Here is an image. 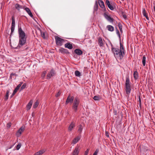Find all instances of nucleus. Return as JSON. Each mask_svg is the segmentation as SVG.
<instances>
[{"instance_id":"f8f14e48","label":"nucleus","mask_w":155,"mask_h":155,"mask_svg":"<svg viewBox=\"0 0 155 155\" xmlns=\"http://www.w3.org/2000/svg\"><path fill=\"white\" fill-rule=\"evenodd\" d=\"M75 127V124L72 122L71 123L68 128V131H71L74 127Z\"/></svg>"},{"instance_id":"37998d69","label":"nucleus","mask_w":155,"mask_h":155,"mask_svg":"<svg viewBox=\"0 0 155 155\" xmlns=\"http://www.w3.org/2000/svg\"><path fill=\"white\" fill-rule=\"evenodd\" d=\"M61 92L60 91H59L56 94L55 96L56 97H59L61 94Z\"/></svg>"},{"instance_id":"8fccbe9b","label":"nucleus","mask_w":155,"mask_h":155,"mask_svg":"<svg viewBox=\"0 0 155 155\" xmlns=\"http://www.w3.org/2000/svg\"><path fill=\"white\" fill-rule=\"evenodd\" d=\"M105 134H106V136L107 137H109V134H108V132H107V131H106V132H105Z\"/></svg>"},{"instance_id":"bb28decb","label":"nucleus","mask_w":155,"mask_h":155,"mask_svg":"<svg viewBox=\"0 0 155 155\" xmlns=\"http://www.w3.org/2000/svg\"><path fill=\"white\" fill-rule=\"evenodd\" d=\"M134 77L135 80H137L138 77V74L137 71H135L134 73Z\"/></svg>"},{"instance_id":"c756f323","label":"nucleus","mask_w":155,"mask_h":155,"mask_svg":"<svg viewBox=\"0 0 155 155\" xmlns=\"http://www.w3.org/2000/svg\"><path fill=\"white\" fill-rule=\"evenodd\" d=\"M74 74L76 76L80 77L81 75V74L80 72L78 71H76L74 72Z\"/></svg>"},{"instance_id":"f257e3e1","label":"nucleus","mask_w":155,"mask_h":155,"mask_svg":"<svg viewBox=\"0 0 155 155\" xmlns=\"http://www.w3.org/2000/svg\"><path fill=\"white\" fill-rule=\"evenodd\" d=\"M18 32L19 37V42L17 47L14 48L15 49L21 48L24 45L26 42L27 37L25 32L23 31L21 27L18 26Z\"/></svg>"},{"instance_id":"e433bc0d","label":"nucleus","mask_w":155,"mask_h":155,"mask_svg":"<svg viewBox=\"0 0 155 155\" xmlns=\"http://www.w3.org/2000/svg\"><path fill=\"white\" fill-rule=\"evenodd\" d=\"M107 6L111 10H113L114 9L113 7L110 4L107 5Z\"/></svg>"},{"instance_id":"58836bf2","label":"nucleus","mask_w":155,"mask_h":155,"mask_svg":"<svg viewBox=\"0 0 155 155\" xmlns=\"http://www.w3.org/2000/svg\"><path fill=\"white\" fill-rule=\"evenodd\" d=\"M99 150L98 149H96V150L93 153V155H97V154L99 152Z\"/></svg>"},{"instance_id":"cd10ccee","label":"nucleus","mask_w":155,"mask_h":155,"mask_svg":"<svg viewBox=\"0 0 155 155\" xmlns=\"http://www.w3.org/2000/svg\"><path fill=\"white\" fill-rule=\"evenodd\" d=\"M98 4L97 1H96L95 2V5L94 6V10L97 11L98 9Z\"/></svg>"},{"instance_id":"2f4dec72","label":"nucleus","mask_w":155,"mask_h":155,"mask_svg":"<svg viewBox=\"0 0 155 155\" xmlns=\"http://www.w3.org/2000/svg\"><path fill=\"white\" fill-rule=\"evenodd\" d=\"M120 50L122 52H124V48L123 45L121 43H120Z\"/></svg>"},{"instance_id":"6e6552de","label":"nucleus","mask_w":155,"mask_h":155,"mask_svg":"<svg viewBox=\"0 0 155 155\" xmlns=\"http://www.w3.org/2000/svg\"><path fill=\"white\" fill-rule=\"evenodd\" d=\"M22 83L19 84L17 87L15 88L14 91H13L12 94L10 96V98H12L15 94L17 92L18 90L19 89V88L21 87Z\"/></svg>"},{"instance_id":"a19ab883","label":"nucleus","mask_w":155,"mask_h":155,"mask_svg":"<svg viewBox=\"0 0 155 155\" xmlns=\"http://www.w3.org/2000/svg\"><path fill=\"white\" fill-rule=\"evenodd\" d=\"M117 35L120 38V33L119 31H118V30L117 28Z\"/></svg>"},{"instance_id":"49530a36","label":"nucleus","mask_w":155,"mask_h":155,"mask_svg":"<svg viewBox=\"0 0 155 155\" xmlns=\"http://www.w3.org/2000/svg\"><path fill=\"white\" fill-rule=\"evenodd\" d=\"M13 76H17V74H16L15 73H11L10 75V78H12V77Z\"/></svg>"},{"instance_id":"473e14b6","label":"nucleus","mask_w":155,"mask_h":155,"mask_svg":"<svg viewBox=\"0 0 155 155\" xmlns=\"http://www.w3.org/2000/svg\"><path fill=\"white\" fill-rule=\"evenodd\" d=\"M93 99L95 101H99L100 99V97L99 96H95L93 97Z\"/></svg>"},{"instance_id":"1a4fd4ad","label":"nucleus","mask_w":155,"mask_h":155,"mask_svg":"<svg viewBox=\"0 0 155 155\" xmlns=\"http://www.w3.org/2000/svg\"><path fill=\"white\" fill-rule=\"evenodd\" d=\"M100 7L104 9V10H105L106 8L104 4V2L102 0H98V2Z\"/></svg>"},{"instance_id":"b1692460","label":"nucleus","mask_w":155,"mask_h":155,"mask_svg":"<svg viewBox=\"0 0 155 155\" xmlns=\"http://www.w3.org/2000/svg\"><path fill=\"white\" fill-rule=\"evenodd\" d=\"M45 152V151L44 150H42L37 152L35 153L34 155H41Z\"/></svg>"},{"instance_id":"4be33fe9","label":"nucleus","mask_w":155,"mask_h":155,"mask_svg":"<svg viewBox=\"0 0 155 155\" xmlns=\"http://www.w3.org/2000/svg\"><path fill=\"white\" fill-rule=\"evenodd\" d=\"M106 28L109 31L112 32L114 31V27L112 25H108L107 26Z\"/></svg>"},{"instance_id":"aec40b11","label":"nucleus","mask_w":155,"mask_h":155,"mask_svg":"<svg viewBox=\"0 0 155 155\" xmlns=\"http://www.w3.org/2000/svg\"><path fill=\"white\" fill-rule=\"evenodd\" d=\"M80 137L79 136H78L77 137L74 139L73 140L72 144H73V145L76 144L80 140Z\"/></svg>"},{"instance_id":"a18cd8bd","label":"nucleus","mask_w":155,"mask_h":155,"mask_svg":"<svg viewBox=\"0 0 155 155\" xmlns=\"http://www.w3.org/2000/svg\"><path fill=\"white\" fill-rule=\"evenodd\" d=\"M105 4L107 5H109L110 4V2L108 0H106Z\"/></svg>"},{"instance_id":"39448f33","label":"nucleus","mask_w":155,"mask_h":155,"mask_svg":"<svg viewBox=\"0 0 155 155\" xmlns=\"http://www.w3.org/2000/svg\"><path fill=\"white\" fill-rule=\"evenodd\" d=\"M12 22L11 26V35L12 34V33L14 31L15 27V20L13 16H12Z\"/></svg>"},{"instance_id":"2eb2a0df","label":"nucleus","mask_w":155,"mask_h":155,"mask_svg":"<svg viewBox=\"0 0 155 155\" xmlns=\"http://www.w3.org/2000/svg\"><path fill=\"white\" fill-rule=\"evenodd\" d=\"M25 128V127L24 126L21 127L17 132V134H19V135H20L24 130Z\"/></svg>"},{"instance_id":"6ab92c4d","label":"nucleus","mask_w":155,"mask_h":155,"mask_svg":"<svg viewBox=\"0 0 155 155\" xmlns=\"http://www.w3.org/2000/svg\"><path fill=\"white\" fill-rule=\"evenodd\" d=\"M74 52L77 54L80 55L82 54V51L81 50L79 49H76L74 50Z\"/></svg>"},{"instance_id":"412c9836","label":"nucleus","mask_w":155,"mask_h":155,"mask_svg":"<svg viewBox=\"0 0 155 155\" xmlns=\"http://www.w3.org/2000/svg\"><path fill=\"white\" fill-rule=\"evenodd\" d=\"M33 101L31 100L27 104L26 107L27 109V110H29L30 109L31 106H32V104L33 103Z\"/></svg>"},{"instance_id":"a878e982","label":"nucleus","mask_w":155,"mask_h":155,"mask_svg":"<svg viewBox=\"0 0 155 155\" xmlns=\"http://www.w3.org/2000/svg\"><path fill=\"white\" fill-rule=\"evenodd\" d=\"M83 128V126L80 124L78 126V132L81 134L82 132V130Z\"/></svg>"},{"instance_id":"20e7f679","label":"nucleus","mask_w":155,"mask_h":155,"mask_svg":"<svg viewBox=\"0 0 155 155\" xmlns=\"http://www.w3.org/2000/svg\"><path fill=\"white\" fill-rule=\"evenodd\" d=\"M79 103V99L76 97L74 101L72 106V109L74 112H76L77 111Z\"/></svg>"},{"instance_id":"7c9ffc66","label":"nucleus","mask_w":155,"mask_h":155,"mask_svg":"<svg viewBox=\"0 0 155 155\" xmlns=\"http://www.w3.org/2000/svg\"><path fill=\"white\" fill-rule=\"evenodd\" d=\"M39 103L38 100L36 101L35 103L34 104L33 106V107L35 108L37 107L38 106V104H39Z\"/></svg>"},{"instance_id":"dca6fc26","label":"nucleus","mask_w":155,"mask_h":155,"mask_svg":"<svg viewBox=\"0 0 155 155\" xmlns=\"http://www.w3.org/2000/svg\"><path fill=\"white\" fill-rule=\"evenodd\" d=\"M79 153V147L77 146L75 148L73 153V155H78Z\"/></svg>"},{"instance_id":"9b49d317","label":"nucleus","mask_w":155,"mask_h":155,"mask_svg":"<svg viewBox=\"0 0 155 155\" xmlns=\"http://www.w3.org/2000/svg\"><path fill=\"white\" fill-rule=\"evenodd\" d=\"M63 41V39L61 38L57 37L55 38V41L57 44L58 45H61V44L62 42Z\"/></svg>"},{"instance_id":"c03bdc74","label":"nucleus","mask_w":155,"mask_h":155,"mask_svg":"<svg viewBox=\"0 0 155 155\" xmlns=\"http://www.w3.org/2000/svg\"><path fill=\"white\" fill-rule=\"evenodd\" d=\"M118 26L119 28V29H122V25L120 23H119L118 24Z\"/></svg>"},{"instance_id":"a211bd4d","label":"nucleus","mask_w":155,"mask_h":155,"mask_svg":"<svg viewBox=\"0 0 155 155\" xmlns=\"http://www.w3.org/2000/svg\"><path fill=\"white\" fill-rule=\"evenodd\" d=\"M24 9L26 11V12H27V13L29 15V16L30 17H32L33 16L32 13L31 12L30 10L28 8H25Z\"/></svg>"},{"instance_id":"0eeeda50","label":"nucleus","mask_w":155,"mask_h":155,"mask_svg":"<svg viewBox=\"0 0 155 155\" xmlns=\"http://www.w3.org/2000/svg\"><path fill=\"white\" fill-rule=\"evenodd\" d=\"M104 16L105 18L108 21L110 22H113L114 19L112 18L110 15L104 13Z\"/></svg>"},{"instance_id":"9d476101","label":"nucleus","mask_w":155,"mask_h":155,"mask_svg":"<svg viewBox=\"0 0 155 155\" xmlns=\"http://www.w3.org/2000/svg\"><path fill=\"white\" fill-rule=\"evenodd\" d=\"M55 74V73L54 71L52 69L47 74V76L48 77V79H50L51 77L54 76Z\"/></svg>"},{"instance_id":"ea45409f","label":"nucleus","mask_w":155,"mask_h":155,"mask_svg":"<svg viewBox=\"0 0 155 155\" xmlns=\"http://www.w3.org/2000/svg\"><path fill=\"white\" fill-rule=\"evenodd\" d=\"M26 86V84L25 83H24L21 87V89L23 90L24 89Z\"/></svg>"},{"instance_id":"c85d7f7f","label":"nucleus","mask_w":155,"mask_h":155,"mask_svg":"<svg viewBox=\"0 0 155 155\" xmlns=\"http://www.w3.org/2000/svg\"><path fill=\"white\" fill-rule=\"evenodd\" d=\"M146 56L145 55H144L143 57L142 60V63L143 66H145L146 64Z\"/></svg>"},{"instance_id":"603ef678","label":"nucleus","mask_w":155,"mask_h":155,"mask_svg":"<svg viewBox=\"0 0 155 155\" xmlns=\"http://www.w3.org/2000/svg\"><path fill=\"white\" fill-rule=\"evenodd\" d=\"M124 18H127V16L125 15H124Z\"/></svg>"},{"instance_id":"72a5a7b5","label":"nucleus","mask_w":155,"mask_h":155,"mask_svg":"<svg viewBox=\"0 0 155 155\" xmlns=\"http://www.w3.org/2000/svg\"><path fill=\"white\" fill-rule=\"evenodd\" d=\"M41 32V37L43 38H45V32H43L41 31H40Z\"/></svg>"},{"instance_id":"4468645a","label":"nucleus","mask_w":155,"mask_h":155,"mask_svg":"<svg viewBox=\"0 0 155 155\" xmlns=\"http://www.w3.org/2000/svg\"><path fill=\"white\" fill-rule=\"evenodd\" d=\"M59 52L63 54H69L68 50L63 48H61L59 50Z\"/></svg>"},{"instance_id":"09e8293b","label":"nucleus","mask_w":155,"mask_h":155,"mask_svg":"<svg viewBox=\"0 0 155 155\" xmlns=\"http://www.w3.org/2000/svg\"><path fill=\"white\" fill-rule=\"evenodd\" d=\"M11 126V123H8L7 124V127L8 128H9Z\"/></svg>"},{"instance_id":"5701e85b","label":"nucleus","mask_w":155,"mask_h":155,"mask_svg":"<svg viewBox=\"0 0 155 155\" xmlns=\"http://www.w3.org/2000/svg\"><path fill=\"white\" fill-rule=\"evenodd\" d=\"M15 7L16 9L18 11H20V9L23 8V7L18 4L15 5Z\"/></svg>"},{"instance_id":"f03ea898","label":"nucleus","mask_w":155,"mask_h":155,"mask_svg":"<svg viewBox=\"0 0 155 155\" xmlns=\"http://www.w3.org/2000/svg\"><path fill=\"white\" fill-rule=\"evenodd\" d=\"M111 47V51L113 54L114 57L117 60H122L124 55V52H122L118 48L113 47L111 42H110Z\"/></svg>"},{"instance_id":"79ce46f5","label":"nucleus","mask_w":155,"mask_h":155,"mask_svg":"<svg viewBox=\"0 0 155 155\" xmlns=\"http://www.w3.org/2000/svg\"><path fill=\"white\" fill-rule=\"evenodd\" d=\"M89 149H87V150L85 151V153L84 154V155H87L89 152Z\"/></svg>"},{"instance_id":"393cba45","label":"nucleus","mask_w":155,"mask_h":155,"mask_svg":"<svg viewBox=\"0 0 155 155\" xmlns=\"http://www.w3.org/2000/svg\"><path fill=\"white\" fill-rule=\"evenodd\" d=\"M142 14L143 16L145 17L147 19L149 20V18L147 16V13H146V11L145 9H143L142 11Z\"/></svg>"},{"instance_id":"f704fd0d","label":"nucleus","mask_w":155,"mask_h":155,"mask_svg":"<svg viewBox=\"0 0 155 155\" xmlns=\"http://www.w3.org/2000/svg\"><path fill=\"white\" fill-rule=\"evenodd\" d=\"M8 94H9V91H6V94L5 95V100H7L8 99V95H9Z\"/></svg>"},{"instance_id":"3c124183","label":"nucleus","mask_w":155,"mask_h":155,"mask_svg":"<svg viewBox=\"0 0 155 155\" xmlns=\"http://www.w3.org/2000/svg\"><path fill=\"white\" fill-rule=\"evenodd\" d=\"M120 32L121 33L122 32H123L122 29H120Z\"/></svg>"},{"instance_id":"7ed1b4c3","label":"nucleus","mask_w":155,"mask_h":155,"mask_svg":"<svg viewBox=\"0 0 155 155\" xmlns=\"http://www.w3.org/2000/svg\"><path fill=\"white\" fill-rule=\"evenodd\" d=\"M126 79L125 89L126 94L129 95L131 91V83L128 76H126Z\"/></svg>"},{"instance_id":"ddd939ff","label":"nucleus","mask_w":155,"mask_h":155,"mask_svg":"<svg viewBox=\"0 0 155 155\" xmlns=\"http://www.w3.org/2000/svg\"><path fill=\"white\" fill-rule=\"evenodd\" d=\"M104 40L101 37H99L98 39V44L100 47H103L104 45Z\"/></svg>"},{"instance_id":"f3484780","label":"nucleus","mask_w":155,"mask_h":155,"mask_svg":"<svg viewBox=\"0 0 155 155\" xmlns=\"http://www.w3.org/2000/svg\"><path fill=\"white\" fill-rule=\"evenodd\" d=\"M65 47L68 48L69 49H71L73 48V46L71 44L67 43L65 44L64 45Z\"/></svg>"},{"instance_id":"423d86ee","label":"nucleus","mask_w":155,"mask_h":155,"mask_svg":"<svg viewBox=\"0 0 155 155\" xmlns=\"http://www.w3.org/2000/svg\"><path fill=\"white\" fill-rule=\"evenodd\" d=\"M74 99V96L71 97L70 95L66 99L65 104H67L69 103H72Z\"/></svg>"},{"instance_id":"4c0bfd02","label":"nucleus","mask_w":155,"mask_h":155,"mask_svg":"<svg viewBox=\"0 0 155 155\" xmlns=\"http://www.w3.org/2000/svg\"><path fill=\"white\" fill-rule=\"evenodd\" d=\"M21 146V143H18L16 146V149L18 150L19 149Z\"/></svg>"},{"instance_id":"c9c22d12","label":"nucleus","mask_w":155,"mask_h":155,"mask_svg":"<svg viewBox=\"0 0 155 155\" xmlns=\"http://www.w3.org/2000/svg\"><path fill=\"white\" fill-rule=\"evenodd\" d=\"M47 72L46 71H43L41 74V77L43 78H45V76Z\"/></svg>"},{"instance_id":"de8ad7c7","label":"nucleus","mask_w":155,"mask_h":155,"mask_svg":"<svg viewBox=\"0 0 155 155\" xmlns=\"http://www.w3.org/2000/svg\"><path fill=\"white\" fill-rule=\"evenodd\" d=\"M139 98V105L140 106L141 105V98L140 96H139L138 97Z\"/></svg>"},{"instance_id":"864d4df0","label":"nucleus","mask_w":155,"mask_h":155,"mask_svg":"<svg viewBox=\"0 0 155 155\" xmlns=\"http://www.w3.org/2000/svg\"><path fill=\"white\" fill-rule=\"evenodd\" d=\"M154 11H155V6L154 7Z\"/></svg>"}]
</instances>
